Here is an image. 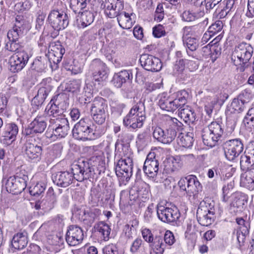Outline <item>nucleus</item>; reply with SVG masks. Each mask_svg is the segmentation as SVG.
<instances>
[{
	"mask_svg": "<svg viewBox=\"0 0 254 254\" xmlns=\"http://www.w3.org/2000/svg\"><path fill=\"white\" fill-rule=\"evenodd\" d=\"M30 124L37 133H42L47 127L45 118L42 116H37Z\"/></svg>",
	"mask_w": 254,
	"mask_h": 254,
	"instance_id": "37998d69",
	"label": "nucleus"
},
{
	"mask_svg": "<svg viewBox=\"0 0 254 254\" xmlns=\"http://www.w3.org/2000/svg\"><path fill=\"white\" fill-rule=\"evenodd\" d=\"M32 6V2L30 0H25L16 3L14 6V9L18 11L28 10Z\"/></svg>",
	"mask_w": 254,
	"mask_h": 254,
	"instance_id": "6e6d98bb",
	"label": "nucleus"
},
{
	"mask_svg": "<svg viewBox=\"0 0 254 254\" xmlns=\"http://www.w3.org/2000/svg\"><path fill=\"white\" fill-rule=\"evenodd\" d=\"M184 44L187 48V52L189 56L192 57L193 58L196 57L195 53H191L195 51L198 47V39L195 37H190L183 39Z\"/></svg>",
	"mask_w": 254,
	"mask_h": 254,
	"instance_id": "e433bc0d",
	"label": "nucleus"
},
{
	"mask_svg": "<svg viewBox=\"0 0 254 254\" xmlns=\"http://www.w3.org/2000/svg\"><path fill=\"white\" fill-rule=\"evenodd\" d=\"M132 160L130 158H122L117 162L115 169L116 174L123 181H128L132 174Z\"/></svg>",
	"mask_w": 254,
	"mask_h": 254,
	"instance_id": "a211bd4d",
	"label": "nucleus"
},
{
	"mask_svg": "<svg viewBox=\"0 0 254 254\" xmlns=\"http://www.w3.org/2000/svg\"><path fill=\"white\" fill-rule=\"evenodd\" d=\"M48 64H50L53 68L52 64L50 63L49 57H47L46 55L43 57H38L33 61L31 64V68L33 70L39 72H42L47 67Z\"/></svg>",
	"mask_w": 254,
	"mask_h": 254,
	"instance_id": "2f4dec72",
	"label": "nucleus"
},
{
	"mask_svg": "<svg viewBox=\"0 0 254 254\" xmlns=\"http://www.w3.org/2000/svg\"><path fill=\"white\" fill-rule=\"evenodd\" d=\"M81 25L83 27H85L90 25L94 21V16L92 12L85 10L80 13Z\"/></svg>",
	"mask_w": 254,
	"mask_h": 254,
	"instance_id": "de8ad7c7",
	"label": "nucleus"
},
{
	"mask_svg": "<svg viewBox=\"0 0 254 254\" xmlns=\"http://www.w3.org/2000/svg\"><path fill=\"white\" fill-rule=\"evenodd\" d=\"M247 202V196L244 193H237L235 194V198L232 202V204L234 207L240 208H242Z\"/></svg>",
	"mask_w": 254,
	"mask_h": 254,
	"instance_id": "8fccbe9b",
	"label": "nucleus"
},
{
	"mask_svg": "<svg viewBox=\"0 0 254 254\" xmlns=\"http://www.w3.org/2000/svg\"><path fill=\"white\" fill-rule=\"evenodd\" d=\"M47 21L53 28L58 31L65 29L69 24L67 14L58 9H53L50 11Z\"/></svg>",
	"mask_w": 254,
	"mask_h": 254,
	"instance_id": "9b49d317",
	"label": "nucleus"
},
{
	"mask_svg": "<svg viewBox=\"0 0 254 254\" xmlns=\"http://www.w3.org/2000/svg\"><path fill=\"white\" fill-rule=\"evenodd\" d=\"M201 136L204 144L212 147L223 139L224 126L221 122H212L202 129Z\"/></svg>",
	"mask_w": 254,
	"mask_h": 254,
	"instance_id": "39448f33",
	"label": "nucleus"
},
{
	"mask_svg": "<svg viewBox=\"0 0 254 254\" xmlns=\"http://www.w3.org/2000/svg\"><path fill=\"white\" fill-rule=\"evenodd\" d=\"M157 214L158 218L163 222L170 223L176 222L180 217V213L175 206L171 207L158 205Z\"/></svg>",
	"mask_w": 254,
	"mask_h": 254,
	"instance_id": "2eb2a0df",
	"label": "nucleus"
},
{
	"mask_svg": "<svg viewBox=\"0 0 254 254\" xmlns=\"http://www.w3.org/2000/svg\"><path fill=\"white\" fill-rule=\"evenodd\" d=\"M175 239L173 233L167 230L165 233L163 234V241L165 242L164 244L169 246H172L175 242Z\"/></svg>",
	"mask_w": 254,
	"mask_h": 254,
	"instance_id": "052dcab7",
	"label": "nucleus"
},
{
	"mask_svg": "<svg viewBox=\"0 0 254 254\" xmlns=\"http://www.w3.org/2000/svg\"><path fill=\"white\" fill-rule=\"evenodd\" d=\"M29 58V55L26 51L15 53L9 60L10 70L13 73L21 70L27 64Z\"/></svg>",
	"mask_w": 254,
	"mask_h": 254,
	"instance_id": "dca6fc26",
	"label": "nucleus"
},
{
	"mask_svg": "<svg viewBox=\"0 0 254 254\" xmlns=\"http://www.w3.org/2000/svg\"><path fill=\"white\" fill-rule=\"evenodd\" d=\"M101 125H95L88 118H82L74 126L72 130L73 137L84 141L99 138L106 131V128Z\"/></svg>",
	"mask_w": 254,
	"mask_h": 254,
	"instance_id": "f03ea898",
	"label": "nucleus"
},
{
	"mask_svg": "<svg viewBox=\"0 0 254 254\" xmlns=\"http://www.w3.org/2000/svg\"><path fill=\"white\" fill-rule=\"evenodd\" d=\"M18 133V127L15 123H8L4 125L1 133L3 140L7 144L15 140Z\"/></svg>",
	"mask_w": 254,
	"mask_h": 254,
	"instance_id": "cd10ccee",
	"label": "nucleus"
},
{
	"mask_svg": "<svg viewBox=\"0 0 254 254\" xmlns=\"http://www.w3.org/2000/svg\"><path fill=\"white\" fill-rule=\"evenodd\" d=\"M246 108L245 105L238 98H235L231 105L229 109L226 112L227 125L230 126L232 129H234L239 118V114Z\"/></svg>",
	"mask_w": 254,
	"mask_h": 254,
	"instance_id": "4468645a",
	"label": "nucleus"
},
{
	"mask_svg": "<svg viewBox=\"0 0 254 254\" xmlns=\"http://www.w3.org/2000/svg\"><path fill=\"white\" fill-rule=\"evenodd\" d=\"M146 119L144 104L139 101L130 109L124 118L123 124L126 127L135 129L141 128Z\"/></svg>",
	"mask_w": 254,
	"mask_h": 254,
	"instance_id": "423d86ee",
	"label": "nucleus"
},
{
	"mask_svg": "<svg viewBox=\"0 0 254 254\" xmlns=\"http://www.w3.org/2000/svg\"><path fill=\"white\" fill-rule=\"evenodd\" d=\"M96 232L98 236L105 241H107L110 238L111 229L109 225L103 221H100L94 226Z\"/></svg>",
	"mask_w": 254,
	"mask_h": 254,
	"instance_id": "f704fd0d",
	"label": "nucleus"
},
{
	"mask_svg": "<svg viewBox=\"0 0 254 254\" xmlns=\"http://www.w3.org/2000/svg\"><path fill=\"white\" fill-rule=\"evenodd\" d=\"M139 62L142 67L148 71L157 72L162 68V64L160 60L151 55L142 54L140 57Z\"/></svg>",
	"mask_w": 254,
	"mask_h": 254,
	"instance_id": "5701e85b",
	"label": "nucleus"
},
{
	"mask_svg": "<svg viewBox=\"0 0 254 254\" xmlns=\"http://www.w3.org/2000/svg\"><path fill=\"white\" fill-rule=\"evenodd\" d=\"M166 128L156 127L153 132V137L163 144H170L176 137L177 132L181 127V123L176 118L167 116L165 119Z\"/></svg>",
	"mask_w": 254,
	"mask_h": 254,
	"instance_id": "7ed1b4c3",
	"label": "nucleus"
},
{
	"mask_svg": "<svg viewBox=\"0 0 254 254\" xmlns=\"http://www.w3.org/2000/svg\"><path fill=\"white\" fill-rule=\"evenodd\" d=\"M103 253L104 254H119L118 248L113 244L106 246L103 249Z\"/></svg>",
	"mask_w": 254,
	"mask_h": 254,
	"instance_id": "69168bd1",
	"label": "nucleus"
},
{
	"mask_svg": "<svg viewBox=\"0 0 254 254\" xmlns=\"http://www.w3.org/2000/svg\"><path fill=\"white\" fill-rule=\"evenodd\" d=\"M142 236L143 239L148 243L153 241V238L154 237V234L149 229L147 228L142 230Z\"/></svg>",
	"mask_w": 254,
	"mask_h": 254,
	"instance_id": "774afa93",
	"label": "nucleus"
},
{
	"mask_svg": "<svg viewBox=\"0 0 254 254\" xmlns=\"http://www.w3.org/2000/svg\"><path fill=\"white\" fill-rule=\"evenodd\" d=\"M254 53L253 47L247 43L236 46L232 52L231 60L234 63H249Z\"/></svg>",
	"mask_w": 254,
	"mask_h": 254,
	"instance_id": "6e6552de",
	"label": "nucleus"
},
{
	"mask_svg": "<svg viewBox=\"0 0 254 254\" xmlns=\"http://www.w3.org/2000/svg\"><path fill=\"white\" fill-rule=\"evenodd\" d=\"M241 184L249 190L254 189V171L252 169L248 170L242 175Z\"/></svg>",
	"mask_w": 254,
	"mask_h": 254,
	"instance_id": "c9c22d12",
	"label": "nucleus"
},
{
	"mask_svg": "<svg viewBox=\"0 0 254 254\" xmlns=\"http://www.w3.org/2000/svg\"><path fill=\"white\" fill-rule=\"evenodd\" d=\"M223 23L221 20H217L208 28L207 31L204 34L203 38L207 39L214 36L215 34L222 31Z\"/></svg>",
	"mask_w": 254,
	"mask_h": 254,
	"instance_id": "ea45409f",
	"label": "nucleus"
},
{
	"mask_svg": "<svg viewBox=\"0 0 254 254\" xmlns=\"http://www.w3.org/2000/svg\"><path fill=\"white\" fill-rule=\"evenodd\" d=\"M45 188V186L43 183H38L34 187L30 188L29 193L31 195L39 196L44 192Z\"/></svg>",
	"mask_w": 254,
	"mask_h": 254,
	"instance_id": "5fc2aeb1",
	"label": "nucleus"
},
{
	"mask_svg": "<svg viewBox=\"0 0 254 254\" xmlns=\"http://www.w3.org/2000/svg\"><path fill=\"white\" fill-rule=\"evenodd\" d=\"M71 172L61 171L53 175V182L58 186L65 188L69 186L73 179L82 182L91 178L94 169L89 162L82 160L72 166Z\"/></svg>",
	"mask_w": 254,
	"mask_h": 254,
	"instance_id": "f257e3e1",
	"label": "nucleus"
},
{
	"mask_svg": "<svg viewBox=\"0 0 254 254\" xmlns=\"http://www.w3.org/2000/svg\"><path fill=\"white\" fill-rule=\"evenodd\" d=\"M133 13L129 15L128 13L125 11H121L120 15L117 16V20L120 27L123 29H129L132 25V20L131 16Z\"/></svg>",
	"mask_w": 254,
	"mask_h": 254,
	"instance_id": "4c0bfd02",
	"label": "nucleus"
},
{
	"mask_svg": "<svg viewBox=\"0 0 254 254\" xmlns=\"http://www.w3.org/2000/svg\"><path fill=\"white\" fill-rule=\"evenodd\" d=\"M46 14L42 12L39 11L37 13V16L36 19L35 28L38 31H40L44 28L45 19Z\"/></svg>",
	"mask_w": 254,
	"mask_h": 254,
	"instance_id": "4d7b16f0",
	"label": "nucleus"
},
{
	"mask_svg": "<svg viewBox=\"0 0 254 254\" xmlns=\"http://www.w3.org/2000/svg\"><path fill=\"white\" fill-rule=\"evenodd\" d=\"M193 134L191 132H188L186 134L180 133L177 137V143L184 147L189 148L192 145L193 142Z\"/></svg>",
	"mask_w": 254,
	"mask_h": 254,
	"instance_id": "a19ab883",
	"label": "nucleus"
},
{
	"mask_svg": "<svg viewBox=\"0 0 254 254\" xmlns=\"http://www.w3.org/2000/svg\"><path fill=\"white\" fill-rule=\"evenodd\" d=\"M179 109V114L185 123L189 124H193L197 120L196 113L191 107L185 104Z\"/></svg>",
	"mask_w": 254,
	"mask_h": 254,
	"instance_id": "7c9ffc66",
	"label": "nucleus"
},
{
	"mask_svg": "<svg viewBox=\"0 0 254 254\" xmlns=\"http://www.w3.org/2000/svg\"><path fill=\"white\" fill-rule=\"evenodd\" d=\"M41 201L43 210L49 211L54 206V204L56 202V196L54 194L47 195Z\"/></svg>",
	"mask_w": 254,
	"mask_h": 254,
	"instance_id": "49530a36",
	"label": "nucleus"
},
{
	"mask_svg": "<svg viewBox=\"0 0 254 254\" xmlns=\"http://www.w3.org/2000/svg\"><path fill=\"white\" fill-rule=\"evenodd\" d=\"M32 125L30 124L27 127L25 128L24 130L22 131V134L26 138L27 140H30V138L33 136L36 133V131L32 127Z\"/></svg>",
	"mask_w": 254,
	"mask_h": 254,
	"instance_id": "338daca9",
	"label": "nucleus"
},
{
	"mask_svg": "<svg viewBox=\"0 0 254 254\" xmlns=\"http://www.w3.org/2000/svg\"><path fill=\"white\" fill-rule=\"evenodd\" d=\"M91 112L93 121L98 125H103L109 116L107 101L102 97L95 98Z\"/></svg>",
	"mask_w": 254,
	"mask_h": 254,
	"instance_id": "0eeeda50",
	"label": "nucleus"
},
{
	"mask_svg": "<svg viewBox=\"0 0 254 254\" xmlns=\"http://www.w3.org/2000/svg\"><path fill=\"white\" fill-rule=\"evenodd\" d=\"M18 40H11L9 39L4 47L5 50L12 52H18L20 51H25L22 50L23 46L22 44L18 42Z\"/></svg>",
	"mask_w": 254,
	"mask_h": 254,
	"instance_id": "09e8293b",
	"label": "nucleus"
},
{
	"mask_svg": "<svg viewBox=\"0 0 254 254\" xmlns=\"http://www.w3.org/2000/svg\"><path fill=\"white\" fill-rule=\"evenodd\" d=\"M240 166L243 170H247L252 166L254 167V162H252L251 158L245 153L241 156Z\"/></svg>",
	"mask_w": 254,
	"mask_h": 254,
	"instance_id": "864d4df0",
	"label": "nucleus"
},
{
	"mask_svg": "<svg viewBox=\"0 0 254 254\" xmlns=\"http://www.w3.org/2000/svg\"><path fill=\"white\" fill-rule=\"evenodd\" d=\"M28 31V25L26 21L20 15L15 17V22L12 28L7 34L8 39L18 40L23 37Z\"/></svg>",
	"mask_w": 254,
	"mask_h": 254,
	"instance_id": "6ab92c4d",
	"label": "nucleus"
},
{
	"mask_svg": "<svg viewBox=\"0 0 254 254\" xmlns=\"http://www.w3.org/2000/svg\"><path fill=\"white\" fill-rule=\"evenodd\" d=\"M32 140H27L24 143L23 150L28 159L33 162L40 160L42 154V146L32 142Z\"/></svg>",
	"mask_w": 254,
	"mask_h": 254,
	"instance_id": "b1692460",
	"label": "nucleus"
},
{
	"mask_svg": "<svg viewBox=\"0 0 254 254\" xmlns=\"http://www.w3.org/2000/svg\"><path fill=\"white\" fill-rule=\"evenodd\" d=\"M198 27V25L185 26L182 30L183 39L189 38L191 36L194 35Z\"/></svg>",
	"mask_w": 254,
	"mask_h": 254,
	"instance_id": "3c124183",
	"label": "nucleus"
},
{
	"mask_svg": "<svg viewBox=\"0 0 254 254\" xmlns=\"http://www.w3.org/2000/svg\"><path fill=\"white\" fill-rule=\"evenodd\" d=\"M249 234V230L245 226H240L239 228L233 233V237H236L239 246L244 245L246 236Z\"/></svg>",
	"mask_w": 254,
	"mask_h": 254,
	"instance_id": "79ce46f5",
	"label": "nucleus"
},
{
	"mask_svg": "<svg viewBox=\"0 0 254 254\" xmlns=\"http://www.w3.org/2000/svg\"><path fill=\"white\" fill-rule=\"evenodd\" d=\"M52 100L47 106L45 112L48 115L52 116V119L58 118V117L62 116L61 115L62 114V111L59 109L58 106L54 102H52Z\"/></svg>",
	"mask_w": 254,
	"mask_h": 254,
	"instance_id": "a18cd8bd",
	"label": "nucleus"
},
{
	"mask_svg": "<svg viewBox=\"0 0 254 254\" xmlns=\"http://www.w3.org/2000/svg\"><path fill=\"white\" fill-rule=\"evenodd\" d=\"M62 153V147L59 145H54L52 149L49 150L48 153V156H49V161H52L55 159L59 157Z\"/></svg>",
	"mask_w": 254,
	"mask_h": 254,
	"instance_id": "13d9d810",
	"label": "nucleus"
},
{
	"mask_svg": "<svg viewBox=\"0 0 254 254\" xmlns=\"http://www.w3.org/2000/svg\"><path fill=\"white\" fill-rule=\"evenodd\" d=\"M153 35L156 38H160L166 35V31L163 25L159 24L153 28Z\"/></svg>",
	"mask_w": 254,
	"mask_h": 254,
	"instance_id": "e2e57ef3",
	"label": "nucleus"
},
{
	"mask_svg": "<svg viewBox=\"0 0 254 254\" xmlns=\"http://www.w3.org/2000/svg\"><path fill=\"white\" fill-rule=\"evenodd\" d=\"M28 244V238L26 233L19 232L15 234L12 239L11 245L16 250L24 249Z\"/></svg>",
	"mask_w": 254,
	"mask_h": 254,
	"instance_id": "473e14b6",
	"label": "nucleus"
},
{
	"mask_svg": "<svg viewBox=\"0 0 254 254\" xmlns=\"http://www.w3.org/2000/svg\"><path fill=\"white\" fill-rule=\"evenodd\" d=\"M118 137L119 139H117L115 144V150L117 149L120 144L123 147L127 148L129 146L130 142L133 139L134 136L130 133L124 132L119 134Z\"/></svg>",
	"mask_w": 254,
	"mask_h": 254,
	"instance_id": "58836bf2",
	"label": "nucleus"
},
{
	"mask_svg": "<svg viewBox=\"0 0 254 254\" xmlns=\"http://www.w3.org/2000/svg\"><path fill=\"white\" fill-rule=\"evenodd\" d=\"M181 190L185 191L188 196H195L202 190V186L194 175L182 178L178 182Z\"/></svg>",
	"mask_w": 254,
	"mask_h": 254,
	"instance_id": "9d476101",
	"label": "nucleus"
},
{
	"mask_svg": "<svg viewBox=\"0 0 254 254\" xmlns=\"http://www.w3.org/2000/svg\"><path fill=\"white\" fill-rule=\"evenodd\" d=\"M52 79L47 78L43 79L40 83L37 95L32 99V104L37 107L41 106L44 102L48 95L52 89Z\"/></svg>",
	"mask_w": 254,
	"mask_h": 254,
	"instance_id": "aec40b11",
	"label": "nucleus"
},
{
	"mask_svg": "<svg viewBox=\"0 0 254 254\" xmlns=\"http://www.w3.org/2000/svg\"><path fill=\"white\" fill-rule=\"evenodd\" d=\"M252 98V95L246 90L243 91L237 97L240 102L246 105L250 102Z\"/></svg>",
	"mask_w": 254,
	"mask_h": 254,
	"instance_id": "0e129e2a",
	"label": "nucleus"
},
{
	"mask_svg": "<svg viewBox=\"0 0 254 254\" xmlns=\"http://www.w3.org/2000/svg\"><path fill=\"white\" fill-rule=\"evenodd\" d=\"M149 243V247L156 254H163L166 247L163 241V234L162 232H160L159 235H155L153 241Z\"/></svg>",
	"mask_w": 254,
	"mask_h": 254,
	"instance_id": "c756f323",
	"label": "nucleus"
},
{
	"mask_svg": "<svg viewBox=\"0 0 254 254\" xmlns=\"http://www.w3.org/2000/svg\"><path fill=\"white\" fill-rule=\"evenodd\" d=\"M64 53V48L61 42L57 41L51 43L49 46L48 54L50 63L58 64L61 61Z\"/></svg>",
	"mask_w": 254,
	"mask_h": 254,
	"instance_id": "bb28decb",
	"label": "nucleus"
},
{
	"mask_svg": "<svg viewBox=\"0 0 254 254\" xmlns=\"http://www.w3.org/2000/svg\"><path fill=\"white\" fill-rule=\"evenodd\" d=\"M29 178L27 175L11 176L6 180L5 188L6 190L13 194H18L23 191L26 187Z\"/></svg>",
	"mask_w": 254,
	"mask_h": 254,
	"instance_id": "ddd939ff",
	"label": "nucleus"
},
{
	"mask_svg": "<svg viewBox=\"0 0 254 254\" xmlns=\"http://www.w3.org/2000/svg\"><path fill=\"white\" fill-rule=\"evenodd\" d=\"M83 236V232L81 228L76 225H72L68 227L65 240L68 245L75 246L81 243Z\"/></svg>",
	"mask_w": 254,
	"mask_h": 254,
	"instance_id": "4be33fe9",
	"label": "nucleus"
},
{
	"mask_svg": "<svg viewBox=\"0 0 254 254\" xmlns=\"http://www.w3.org/2000/svg\"><path fill=\"white\" fill-rule=\"evenodd\" d=\"M90 0H70V7L75 13H80L87 6Z\"/></svg>",
	"mask_w": 254,
	"mask_h": 254,
	"instance_id": "c03bdc74",
	"label": "nucleus"
},
{
	"mask_svg": "<svg viewBox=\"0 0 254 254\" xmlns=\"http://www.w3.org/2000/svg\"><path fill=\"white\" fill-rule=\"evenodd\" d=\"M214 207L208 208L206 205L200 204L196 211V217L198 223L202 226H208L214 221L215 216Z\"/></svg>",
	"mask_w": 254,
	"mask_h": 254,
	"instance_id": "412c9836",
	"label": "nucleus"
},
{
	"mask_svg": "<svg viewBox=\"0 0 254 254\" xmlns=\"http://www.w3.org/2000/svg\"><path fill=\"white\" fill-rule=\"evenodd\" d=\"M80 86L81 83L79 80H73L68 84L66 89L69 92L77 94L80 91Z\"/></svg>",
	"mask_w": 254,
	"mask_h": 254,
	"instance_id": "bf43d9fd",
	"label": "nucleus"
},
{
	"mask_svg": "<svg viewBox=\"0 0 254 254\" xmlns=\"http://www.w3.org/2000/svg\"><path fill=\"white\" fill-rule=\"evenodd\" d=\"M132 74L130 70H124L115 74L112 79V83L117 88H120L124 83L132 79Z\"/></svg>",
	"mask_w": 254,
	"mask_h": 254,
	"instance_id": "c85d7f7f",
	"label": "nucleus"
},
{
	"mask_svg": "<svg viewBox=\"0 0 254 254\" xmlns=\"http://www.w3.org/2000/svg\"><path fill=\"white\" fill-rule=\"evenodd\" d=\"M159 169V162L154 152H150L147 156L144 163L143 170L146 176L154 178L157 175Z\"/></svg>",
	"mask_w": 254,
	"mask_h": 254,
	"instance_id": "a878e982",
	"label": "nucleus"
},
{
	"mask_svg": "<svg viewBox=\"0 0 254 254\" xmlns=\"http://www.w3.org/2000/svg\"><path fill=\"white\" fill-rule=\"evenodd\" d=\"M104 10L105 15L110 18L116 17L120 15L124 8L123 0H105L100 6Z\"/></svg>",
	"mask_w": 254,
	"mask_h": 254,
	"instance_id": "f3484780",
	"label": "nucleus"
},
{
	"mask_svg": "<svg viewBox=\"0 0 254 254\" xmlns=\"http://www.w3.org/2000/svg\"><path fill=\"white\" fill-rule=\"evenodd\" d=\"M49 128L53 130L50 137L55 136L57 138H64L68 134L69 131L68 121L64 116L50 119Z\"/></svg>",
	"mask_w": 254,
	"mask_h": 254,
	"instance_id": "1a4fd4ad",
	"label": "nucleus"
},
{
	"mask_svg": "<svg viewBox=\"0 0 254 254\" xmlns=\"http://www.w3.org/2000/svg\"><path fill=\"white\" fill-rule=\"evenodd\" d=\"M164 17V11L163 4L159 3L156 7L155 14L154 19L157 21H161Z\"/></svg>",
	"mask_w": 254,
	"mask_h": 254,
	"instance_id": "680f3d73",
	"label": "nucleus"
},
{
	"mask_svg": "<svg viewBox=\"0 0 254 254\" xmlns=\"http://www.w3.org/2000/svg\"><path fill=\"white\" fill-rule=\"evenodd\" d=\"M223 148L227 160L233 161L244 150V144L239 138L230 139L224 142Z\"/></svg>",
	"mask_w": 254,
	"mask_h": 254,
	"instance_id": "f8f14e48",
	"label": "nucleus"
},
{
	"mask_svg": "<svg viewBox=\"0 0 254 254\" xmlns=\"http://www.w3.org/2000/svg\"><path fill=\"white\" fill-rule=\"evenodd\" d=\"M204 15L203 10L194 11L192 9H189L184 10L181 14V17L184 22H191L203 17Z\"/></svg>",
	"mask_w": 254,
	"mask_h": 254,
	"instance_id": "72a5a7b5",
	"label": "nucleus"
},
{
	"mask_svg": "<svg viewBox=\"0 0 254 254\" xmlns=\"http://www.w3.org/2000/svg\"><path fill=\"white\" fill-rule=\"evenodd\" d=\"M90 70L92 72L93 79L100 81L107 77L108 68L106 64L99 59L93 60L90 65Z\"/></svg>",
	"mask_w": 254,
	"mask_h": 254,
	"instance_id": "393cba45",
	"label": "nucleus"
},
{
	"mask_svg": "<svg viewBox=\"0 0 254 254\" xmlns=\"http://www.w3.org/2000/svg\"><path fill=\"white\" fill-rule=\"evenodd\" d=\"M244 123L248 127H254V106L248 110L244 118Z\"/></svg>",
	"mask_w": 254,
	"mask_h": 254,
	"instance_id": "603ef678",
	"label": "nucleus"
},
{
	"mask_svg": "<svg viewBox=\"0 0 254 254\" xmlns=\"http://www.w3.org/2000/svg\"><path fill=\"white\" fill-rule=\"evenodd\" d=\"M188 97L189 93L185 90L178 92L175 97L164 92L158 96V105L162 110L173 112L186 104Z\"/></svg>",
	"mask_w": 254,
	"mask_h": 254,
	"instance_id": "20e7f679",
	"label": "nucleus"
}]
</instances>
